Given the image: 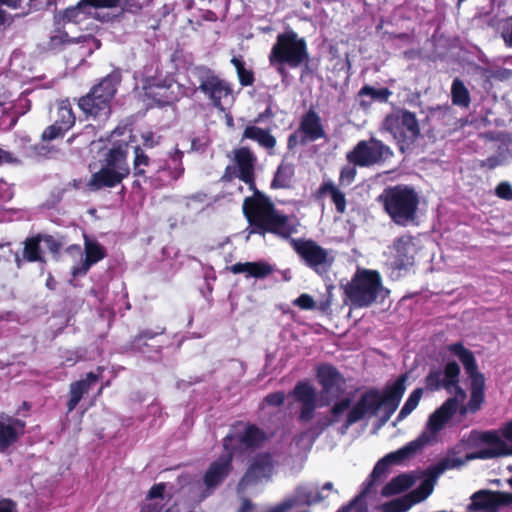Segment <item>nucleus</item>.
<instances>
[{"label":"nucleus","instance_id":"obj_7","mask_svg":"<svg viewBox=\"0 0 512 512\" xmlns=\"http://www.w3.org/2000/svg\"><path fill=\"white\" fill-rule=\"evenodd\" d=\"M309 60L310 55L305 38L299 37L292 29L277 35L269 55L271 65L287 64L291 68H297L303 63L307 64Z\"/></svg>","mask_w":512,"mask_h":512},{"label":"nucleus","instance_id":"obj_27","mask_svg":"<svg viewBox=\"0 0 512 512\" xmlns=\"http://www.w3.org/2000/svg\"><path fill=\"white\" fill-rule=\"evenodd\" d=\"M80 43L91 44L97 49L101 46L100 40L91 34L70 37L63 28L58 27L55 29V33L50 36L47 47L51 51H61L68 45Z\"/></svg>","mask_w":512,"mask_h":512},{"label":"nucleus","instance_id":"obj_39","mask_svg":"<svg viewBox=\"0 0 512 512\" xmlns=\"http://www.w3.org/2000/svg\"><path fill=\"white\" fill-rule=\"evenodd\" d=\"M415 479L409 474H400L392 478L381 491L382 496L390 497L400 494L413 486Z\"/></svg>","mask_w":512,"mask_h":512},{"label":"nucleus","instance_id":"obj_48","mask_svg":"<svg viewBox=\"0 0 512 512\" xmlns=\"http://www.w3.org/2000/svg\"><path fill=\"white\" fill-rule=\"evenodd\" d=\"M183 156V152L176 148L175 151L170 154L169 159L166 160L169 164H171L172 179H179L184 173V166L182 161Z\"/></svg>","mask_w":512,"mask_h":512},{"label":"nucleus","instance_id":"obj_64","mask_svg":"<svg viewBox=\"0 0 512 512\" xmlns=\"http://www.w3.org/2000/svg\"><path fill=\"white\" fill-rule=\"evenodd\" d=\"M234 177H237L236 170L234 167L227 166L225 168L224 174L221 177L223 182H230Z\"/></svg>","mask_w":512,"mask_h":512},{"label":"nucleus","instance_id":"obj_3","mask_svg":"<svg viewBox=\"0 0 512 512\" xmlns=\"http://www.w3.org/2000/svg\"><path fill=\"white\" fill-rule=\"evenodd\" d=\"M121 81V70L114 69L93 85L87 94L76 99L77 106L87 120L101 124L109 119L112 113L111 102Z\"/></svg>","mask_w":512,"mask_h":512},{"label":"nucleus","instance_id":"obj_4","mask_svg":"<svg viewBox=\"0 0 512 512\" xmlns=\"http://www.w3.org/2000/svg\"><path fill=\"white\" fill-rule=\"evenodd\" d=\"M377 202L398 226L406 227L417 219L420 198L415 188L410 185L387 186L377 197Z\"/></svg>","mask_w":512,"mask_h":512},{"label":"nucleus","instance_id":"obj_55","mask_svg":"<svg viewBox=\"0 0 512 512\" xmlns=\"http://www.w3.org/2000/svg\"><path fill=\"white\" fill-rule=\"evenodd\" d=\"M264 402L269 406L280 407L285 402V393L283 391L269 393L265 396Z\"/></svg>","mask_w":512,"mask_h":512},{"label":"nucleus","instance_id":"obj_13","mask_svg":"<svg viewBox=\"0 0 512 512\" xmlns=\"http://www.w3.org/2000/svg\"><path fill=\"white\" fill-rule=\"evenodd\" d=\"M165 327H157L156 330L141 329L136 335L130 338L124 345L126 352L142 354L150 360H158L161 358L163 345L157 340L159 336L164 335Z\"/></svg>","mask_w":512,"mask_h":512},{"label":"nucleus","instance_id":"obj_26","mask_svg":"<svg viewBox=\"0 0 512 512\" xmlns=\"http://www.w3.org/2000/svg\"><path fill=\"white\" fill-rule=\"evenodd\" d=\"M84 251L85 259L80 266L73 267L72 275H84L89 269L107 256L106 248L96 240H91L84 235Z\"/></svg>","mask_w":512,"mask_h":512},{"label":"nucleus","instance_id":"obj_8","mask_svg":"<svg viewBox=\"0 0 512 512\" xmlns=\"http://www.w3.org/2000/svg\"><path fill=\"white\" fill-rule=\"evenodd\" d=\"M383 127L392 135L402 153L409 149L421 134L416 114L404 108L387 114Z\"/></svg>","mask_w":512,"mask_h":512},{"label":"nucleus","instance_id":"obj_61","mask_svg":"<svg viewBox=\"0 0 512 512\" xmlns=\"http://www.w3.org/2000/svg\"><path fill=\"white\" fill-rule=\"evenodd\" d=\"M18 159L9 151L0 148V165L3 163L14 164Z\"/></svg>","mask_w":512,"mask_h":512},{"label":"nucleus","instance_id":"obj_30","mask_svg":"<svg viewBox=\"0 0 512 512\" xmlns=\"http://www.w3.org/2000/svg\"><path fill=\"white\" fill-rule=\"evenodd\" d=\"M127 146L126 142L114 144L105 153L102 166L114 171H120L124 176L128 177L130 175V167L127 162Z\"/></svg>","mask_w":512,"mask_h":512},{"label":"nucleus","instance_id":"obj_31","mask_svg":"<svg viewBox=\"0 0 512 512\" xmlns=\"http://www.w3.org/2000/svg\"><path fill=\"white\" fill-rule=\"evenodd\" d=\"M327 196L330 197L339 214H344L346 212V195L331 179L323 180L320 186L313 193L314 199L318 202L323 201Z\"/></svg>","mask_w":512,"mask_h":512},{"label":"nucleus","instance_id":"obj_40","mask_svg":"<svg viewBox=\"0 0 512 512\" xmlns=\"http://www.w3.org/2000/svg\"><path fill=\"white\" fill-rule=\"evenodd\" d=\"M295 174L293 164L282 161L273 177L271 187L273 189H284L291 187V183Z\"/></svg>","mask_w":512,"mask_h":512},{"label":"nucleus","instance_id":"obj_52","mask_svg":"<svg viewBox=\"0 0 512 512\" xmlns=\"http://www.w3.org/2000/svg\"><path fill=\"white\" fill-rule=\"evenodd\" d=\"M356 167L357 166H354V165L353 166L347 165V166L342 167V169L340 171V175H339V182L346 183L348 185L351 184L355 180V177L357 174Z\"/></svg>","mask_w":512,"mask_h":512},{"label":"nucleus","instance_id":"obj_28","mask_svg":"<svg viewBox=\"0 0 512 512\" xmlns=\"http://www.w3.org/2000/svg\"><path fill=\"white\" fill-rule=\"evenodd\" d=\"M54 18L57 24H60L61 21L79 24L89 18L100 19L98 12L85 3V0H79L76 5L65 8Z\"/></svg>","mask_w":512,"mask_h":512},{"label":"nucleus","instance_id":"obj_23","mask_svg":"<svg viewBox=\"0 0 512 512\" xmlns=\"http://www.w3.org/2000/svg\"><path fill=\"white\" fill-rule=\"evenodd\" d=\"M298 132L301 134L300 143L303 145L307 142L326 138L321 117L313 108H310L301 116Z\"/></svg>","mask_w":512,"mask_h":512},{"label":"nucleus","instance_id":"obj_53","mask_svg":"<svg viewBox=\"0 0 512 512\" xmlns=\"http://www.w3.org/2000/svg\"><path fill=\"white\" fill-rule=\"evenodd\" d=\"M501 36L505 45L512 48V16L503 21Z\"/></svg>","mask_w":512,"mask_h":512},{"label":"nucleus","instance_id":"obj_63","mask_svg":"<svg viewBox=\"0 0 512 512\" xmlns=\"http://www.w3.org/2000/svg\"><path fill=\"white\" fill-rule=\"evenodd\" d=\"M501 434L508 442H512V419L501 426Z\"/></svg>","mask_w":512,"mask_h":512},{"label":"nucleus","instance_id":"obj_20","mask_svg":"<svg viewBox=\"0 0 512 512\" xmlns=\"http://www.w3.org/2000/svg\"><path fill=\"white\" fill-rule=\"evenodd\" d=\"M505 506H512V493L483 489L472 495L468 509L470 511L497 512L500 507Z\"/></svg>","mask_w":512,"mask_h":512},{"label":"nucleus","instance_id":"obj_16","mask_svg":"<svg viewBox=\"0 0 512 512\" xmlns=\"http://www.w3.org/2000/svg\"><path fill=\"white\" fill-rule=\"evenodd\" d=\"M197 77L200 82L199 90L209 98L214 107L223 110L221 100L232 92L229 84L207 67H198Z\"/></svg>","mask_w":512,"mask_h":512},{"label":"nucleus","instance_id":"obj_43","mask_svg":"<svg viewBox=\"0 0 512 512\" xmlns=\"http://www.w3.org/2000/svg\"><path fill=\"white\" fill-rule=\"evenodd\" d=\"M292 395L295 400L299 403H306L317 401L316 392L313 386L304 381H299L296 383Z\"/></svg>","mask_w":512,"mask_h":512},{"label":"nucleus","instance_id":"obj_21","mask_svg":"<svg viewBox=\"0 0 512 512\" xmlns=\"http://www.w3.org/2000/svg\"><path fill=\"white\" fill-rule=\"evenodd\" d=\"M273 468L274 466L270 454L262 453L256 455L241 477L238 487L245 489L258 484L262 479L271 476Z\"/></svg>","mask_w":512,"mask_h":512},{"label":"nucleus","instance_id":"obj_35","mask_svg":"<svg viewBox=\"0 0 512 512\" xmlns=\"http://www.w3.org/2000/svg\"><path fill=\"white\" fill-rule=\"evenodd\" d=\"M229 434L234 437L232 443L236 441L237 443H239L240 445L244 446L247 449L258 448L266 440L265 432L262 429H260L257 425L250 423L245 424V430L243 433Z\"/></svg>","mask_w":512,"mask_h":512},{"label":"nucleus","instance_id":"obj_44","mask_svg":"<svg viewBox=\"0 0 512 512\" xmlns=\"http://www.w3.org/2000/svg\"><path fill=\"white\" fill-rule=\"evenodd\" d=\"M350 406L351 398L349 397L342 398L340 401L335 402V404L332 406L330 410L333 419H327L325 421H319L317 423V426L319 427L320 431H323L333 423L337 422L339 417L343 414V412L350 408Z\"/></svg>","mask_w":512,"mask_h":512},{"label":"nucleus","instance_id":"obj_9","mask_svg":"<svg viewBox=\"0 0 512 512\" xmlns=\"http://www.w3.org/2000/svg\"><path fill=\"white\" fill-rule=\"evenodd\" d=\"M392 156L393 151L388 145L375 137H370L368 140H360L347 152L346 159L354 166L371 167L384 163Z\"/></svg>","mask_w":512,"mask_h":512},{"label":"nucleus","instance_id":"obj_10","mask_svg":"<svg viewBox=\"0 0 512 512\" xmlns=\"http://www.w3.org/2000/svg\"><path fill=\"white\" fill-rule=\"evenodd\" d=\"M144 96L159 106L171 105L185 95V87L172 77H149L143 82Z\"/></svg>","mask_w":512,"mask_h":512},{"label":"nucleus","instance_id":"obj_62","mask_svg":"<svg viewBox=\"0 0 512 512\" xmlns=\"http://www.w3.org/2000/svg\"><path fill=\"white\" fill-rule=\"evenodd\" d=\"M274 117L271 106H268L263 112L259 113L258 116L253 120L254 124H258L266 119Z\"/></svg>","mask_w":512,"mask_h":512},{"label":"nucleus","instance_id":"obj_32","mask_svg":"<svg viewBox=\"0 0 512 512\" xmlns=\"http://www.w3.org/2000/svg\"><path fill=\"white\" fill-rule=\"evenodd\" d=\"M127 178L120 171H114L104 166L92 174L87 186L91 191H98L103 188H113L122 183Z\"/></svg>","mask_w":512,"mask_h":512},{"label":"nucleus","instance_id":"obj_5","mask_svg":"<svg viewBox=\"0 0 512 512\" xmlns=\"http://www.w3.org/2000/svg\"><path fill=\"white\" fill-rule=\"evenodd\" d=\"M446 350L459 359L470 379V399L466 405L460 407L459 412L461 415L474 414L481 409L485 402V376L478 369L474 353L462 342L448 344Z\"/></svg>","mask_w":512,"mask_h":512},{"label":"nucleus","instance_id":"obj_2","mask_svg":"<svg viewBox=\"0 0 512 512\" xmlns=\"http://www.w3.org/2000/svg\"><path fill=\"white\" fill-rule=\"evenodd\" d=\"M408 379V373H403L395 381L388 382L382 390L373 387L362 393L347 413L344 428L348 429L353 424L363 420L367 415L370 417L377 416L380 411H382L379 418L380 423L383 425L388 422L399 407L406 391Z\"/></svg>","mask_w":512,"mask_h":512},{"label":"nucleus","instance_id":"obj_6","mask_svg":"<svg viewBox=\"0 0 512 512\" xmlns=\"http://www.w3.org/2000/svg\"><path fill=\"white\" fill-rule=\"evenodd\" d=\"M343 289L354 308L370 307L385 290L380 273L370 269H358Z\"/></svg>","mask_w":512,"mask_h":512},{"label":"nucleus","instance_id":"obj_58","mask_svg":"<svg viewBox=\"0 0 512 512\" xmlns=\"http://www.w3.org/2000/svg\"><path fill=\"white\" fill-rule=\"evenodd\" d=\"M165 489L166 484L163 482L154 484L148 491L147 499L151 500L156 498H163Z\"/></svg>","mask_w":512,"mask_h":512},{"label":"nucleus","instance_id":"obj_36","mask_svg":"<svg viewBox=\"0 0 512 512\" xmlns=\"http://www.w3.org/2000/svg\"><path fill=\"white\" fill-rule=\"evenodd\" d=\"M396 463L399 462L392 452L381 458L375 464L371 474L363 483V489L359 497L366 496L368 493H370L371 489L376 484V482L379 481L382 476H385L387 474L389 466Z\"/></svg>","mask_w":512,"mask_h":512},{"label":"nucleus","instance_id":"obj_14","mask_svg":"<svg viewBox=\"0 0 512 512\" xmlns=\"http://www.w3.org/2000/svg\"><path fill=\"white\" fill-rule=\"evenodd\" d=\"M41 243H44L48 251L57 257L63 247V237H55L51 234L37 233L33 236L25 238L23 241L24 258L28 263H40L45 265L47 263L44 251L41 248Z\"/></svg>","mask_w":512,"mask_h":512},{"label":"nucleus","instance_id":"obj_47","mask_svg":"<svg viewBox=\"0 0 512 512\" xmlns=\"http://www.w3.org/2000/svg\"><path fill=\"white\" fill-rule=\"evenodd\" d=\"M422 394V388H416L411 392L397 416V421L404 420L413 410L416 409L421 400Z\"/></svg>","mask_w":512,"mask_h":512},{"label":"nucleus","instance_id":"obj_49","mask_svg":"<svg viewBox=\"0 0 512 512\" xmlns=\"http://www.w3.org/2000/svg\"><path fill=\"white\" fill-rule=\"evenodd\" d=\"M423 444H424V442L421 439H416V440L408 443L404 447L400 448L399 450L392 452V453L394 454V456L400 463L401 461H403L404 459H406L413 453L417 452L422 447Z\"/></svg>","mask_w":512,"mask_h":512},{"label":"nucleus","instance_id":"obj_45","mask_svg":"<svg viewBox=\"0 0 512 512\" xmlns=\"http://www.w3.org/2000/svg\"><path fill=\"white\" fill-rule=\"evenodd\" d=\"M171 172V164L165 161L163 165L159 166L156 174L149 178L151 186L158 189L164 187L172 181H176L177 179H172Z\"/></svg>","mask_w":512,"mask_h":512},{"label":"nucleus","instance_id":"obj_54","mask_svg":"<svg viewBox=\"0 0 512 512\" xmlns=\"http://www.w3.org/2000/svg\"><path fill=\"white\" fill-rule=\"evenodd\" d=\"M85 3L89 4L95 12L98 9H111L119 6V0H85Z\"/></svg>","mask_w":512,"mask_h":512},{"label":"nucleus","instance_id":"obj_57","mask_svg":"<svg viewBox=\"0 0 512 512\" xmlns=\"http://www.w3.org/2000/svg\"><path fill=\"white\" fill-rule=\"evenodd\" d=\"M496 195L504 200H512V187L508 182H501L495 189Z\"/></svg>","mask_w":512,"mask_h":512},{"label":"nucleus","instance_id":"obj_17","mask_svg":"<svg viewBox=\"0 0 512 512\" xmlns=\"http://www.w3.org/2000/svg\"><path fill=\"white\" fill-rule=\"evenodd\" d=\"M316 378L321 386V394L325 405L339 397L345 390L346 379L339 370L330 363H323L316 369Z\"/></svg>","mask_w":512,"mask_h":512},{"label":"nucleus","instance_id":"obj_22","mask_svg":"<svg viewBox=\"0 0 512 512\" xmlns=\"http://www.w3.org/2000/svg\"><path fill=\"white\" fill-rule=\"evenodd\" d=\"M104 370L103 366H98L96 372H88L85 378L70 383L66 404L67 414L75 410L83 396L102 378Z\"/></svg>","mask_w":512,"mask_h":512},{"label":"nucleus","instance_id":"obj_19","mask_svg":"<svg viewBox=\"0 0 512 512\" xmlns=\"http://www.w3.org/2000/svg\"><path fill=\"white\" fill-rule=\"evenodd\" d=\"M76 122V116L72 109L71 102L68 98L57 102L56 119L53 124L49 125L42 132L41 139L43 141H52L63 137Z\"/></svg>","mask_w":512,"mask_h":512},{"label":"nucleus","instance_id":"obj_42","mask_svg":"<svg viewBox=\"0 0 512 512\" xmlns=\"http://www.w3.org/2000/svg\"><path fill=\"white\" fill-rule=\"evenodd\" d=\"M231 64L235 67L236 73L238 76L239 83L243 87L252 86L255 81L254 72L252 69H247L245 67V62L243 61L242 57H236L234 56L231 59Z\"/></svg>","mask_w":512,"mask_h":512},{"label":"nucleus","instance_id":"obj_34","mask_svg":"<svg viewBox=\"0 0 512 512\" xmlns=\"http://www.w3.org/2000/svg\"><path fill=\"white\" fill-rule=\"evenodd\" d=\"M228 269L233 274L246 273L247 277L256 279H264L274 271L273 266L265 261L238 262L228 267Z\"/></svg>","mask_w":512,"mask_h":512},{"label":"nucleus","instance_id":"obj_46","mask_svg":"<svg viewBox=\"0 0 512 512\" xmlns=\"http://www.w3.org/2000/svg\"><path fill=\"white\" fill-rule=\"evenodd\" d=\"M150 164L149 156L140 145L134 147L133 174L135 177H145L146 167Z\"/></svg>","mask_w":512,"mask_h":512},{"label":"nucleus","instance_id":"obj_15","mask_svg":"<svg viewBox=\"0 0 512 512\" xmlns=\"http://www.w3.org/2000/svg\"><path fill=\"white\" fill-rule=\"evenodd\" d=\"M478 440L488 447L467 453V461L481 459H495L512 455V446L507 444V440L502 436L500 430H488L479 434Z\"/></svg>","mask_w":512,"mask_h":512},{"label":"nucleus","instance_id":"obj_24","mask_svg":"<svg viewBox=\"0 0 512 512\" xmlns=\"http://www.w3.org/2000/svg\"><path fill=\"white\" fill-rule=\"evenodd\" d=\"M25 422L21 419L0 414V452H6L24 434Z\"/></svg>","mask_w":512,"mask_h":512},{"label":"nucleus","instance_id":"obj_29","mask_svg":"<svg viewBox=\"0 0 512 512\" xmlns=\"http://www.w3.org/2000/svg\"><path fill=\"white\" fill-rule=\"evenodd\" d=\"M459 409V399L457 397H449L445 402L437 408L428 419V428L431 432L440 431L444 425L452 419Z\"/></svg>","mask_w":512,"mask_h":512},{"label":"nucleus","instance_id":"obj_60","mask_svg":"<svg viewBox=\"0 0 512 512\" xmlns=\"http://www.w3.org/2000/svg\"><path fill=\"white\" fill-rule=\"evenodd\" d=\"M501 164V160L498 156L493 155L488 157L486 160H482L480 162V167L484 168L487 167L488 169H495Z\"/></svg>","mask_w":512,"mask_h":512},{"label":"nucleus","instance_id":"obj_1","mask_svg":"<svg viewBox=\"0 0 512 512\" xmlns=\"http://www.w3.org/2000/svg\"><path fill=\"white\" fill-rule=\"evenodd\" d=\"M234 161L238 169L237 177L254 190L251 196L244 199L242 205L249 234H271L280 239H289L297 232L291 217L277 209L270 197L255 186L256 156L248 147H240L234 151Z\"/></svg>","mask_w":512,"mask_h":512},{"label":"nucleus","instance_id":"obj_51","mask_svg":"<svg viewBox=\"0 0 512 512\" xmlns=\"http://www.w3.org/2000/svg\"><path fill=\"white\" fill-rule=\"evenodd\" d=\"M293 305L299 307L302 310H313L314 308H316V302L314 301L312 296H310L307 293L299 295L293 301Z\"/></svg>","mask_w":512,"mask_h":512},{"label":"nucleus","instance_id":"obj_56","mask_svg":"<svg viewBox=\"0 0 512 512\" xmlns=\"http://www.w3.org/2000/svg\"><path fill=\"white\" fill-rule=\"evenodd\" d=\"M142 146L152 149L159 144L160 137H156L154 132L146 131L141 134Z\"/></svg>","mask_w":512,"mask_h":512},{"label":"nucleus","instance_id":"obj_18","mask_svg":"<svg viewBox=\"0 0 512 512\" xmlns=\"http://www.w3.org/2000/svg\"><path fill=\"white\" fill-rule=\"evenodd\" d=\"M461 368L456 361H449L444 368L432 367L424 378L425 389L435 392L445 389L452 392L453 386L460 382Z\"/></svg>","mask_w":512,"mask_h":512},{"label":"nucleus","instance_id":"obj_50","mask_svg":"<svg viewBox=\"0 0 512 512\" xmlns=\"http://www.w3.org/2000/svg\"><path fill=\"white\" fill-rule=\"evenodd\" d=\"M300 412L298 416V420L302 423H307L311 421L314 417V413L316 408L318 407L317 401L300 403Z\"/></svg>","mask_w":512,"mask_h":512},{"label":"nucleus","instance_id":"obj_41","mask_svg":"<svg viewBox=\"0 0 512 512\" xmlns=\"http://www.w3.org/2000/svg\"><path fill=\"white\" fill-rule=\"evenodd\" d=\"M451 99L454 105L468 108L471 103V96L464 82L455 78L451 85Z\"/></svg>","mask_w":512,"mask_h":512},{"label":"nucleus","instance_id":"obj_33","mask_svg":"<svg viewBox=\"0 0 512 512\" xmlns=\"http://www.w3.org/2000/svg\"><path fill=\"white\" fill-rule=\"evenodd\" d=\"M393 265L396 269H406L414 264L415 246L409 238L399 237L394 241Z\"/></svg>","mask_w":512,"mask_h":512},{"label":"nucleus","instance_id":"obj_37","mask_svg":"<svg viewBox=\"0 0 512 512\" xmlns=\"http://www.w3.org/2000/svg\"><path fill=\"white\" fill-rule=\"evenodd\" d=\"M391 95L392 92L387 87L376 89L370 85H364L357 94L360 98L359 106L364 110L369 109L373 101L387 102Z\"/></svg>","mask_w":512,"mask_h":512},{"label":"nucleus","instance_id":"obj_12","mask_svg":"<svg viewBox=\"0 0 512 512\" xmlns=\"http://www.w3.org/2000/svg\"><path fill=\"white\" fill-rule=\"evenodd\" d=\"M292 247L305 265L319 275L330 269L333 259L329 257L328 250L312 239H292Z\"/></svg>","mask_w":512,"mask_h":512},{"label":"nucleus","instance_id":"obj_11","mask_svg":"<svg viewBox=\"0 0 512 512\" xmlns=\"http://www.w3.org/2000/svg\"><path fill=\"white\" fill-rule=\"evenodd\" d=\"M233 436L227 434L223 438L224 454H221L215 461H213L207 468L204 476L203 483L207 490L212 491L219 487L233 470V457L236 448L232 445Z\"/></svg>","mask_w":512,"mask_h":512},{"label":"nucleus","instance_id":"obj_59","mask_svg":"<svg viewBox=\"0 0 512 512\" xmlns=\"http://www.w3.org/2000/svg\"><path fill=\"white\" fill-rule=\"evenodd\" d=\"M0 512H18L17 503L9 498H1Z\"/></svg>","mask_w":512,"mask_h":512},{"label":"nucleus","instance_id":"obj_25","mask_svg":"<svg viewBox=\"0 0 512 512\" xmlns=\"http://www.w3.org/2000/svg\"><path fill=\"white\" fill-rule=\"evenodd\" d=\"M432 492V486L423 482L419 488L407 495L393 499L383 505V512H406L414 504L425 500Z\"/></svg>","mask_w":512,"mask_h":512},{"label":"nucleus","instance_id":"obj_38","mask_svg":"<svg viewBox=\"0 0 512 512\" xmlns=\"http://www.w3.org/2000/svg\"><path fill=\"white\" fill-rule=\"evenodd\" d=\"M243 139L256 141L265 149H273L276 146V138L268 130L257 127L256 125H249L244 129L242 140Z\"/></svg>","mask_w":512,"mask_h":512}]
</instances>
